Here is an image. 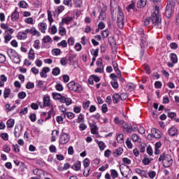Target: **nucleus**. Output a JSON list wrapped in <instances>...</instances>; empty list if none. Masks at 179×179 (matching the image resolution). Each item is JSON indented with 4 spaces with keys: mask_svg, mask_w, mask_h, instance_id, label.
<instances>
[{
    "mask_svg": "<svg viewBox=\"0 0 179 179\" xmlns=\"http://www.w3.org/2000/svg\"><path fill=\"white\" fill-rule=\"evenodd\" d=\"M159 10V6H155V10L150 17L152 24L155 29H162V15Z\"/></svg>",
    "mask_w": 179,
    "mask_h": 179,
    "instance_id": "1",
    "label": "nucleus"
},
{
    "mask_svg": "<svg viewBox=\"0 0 179 179\" xmlns=\"http://www.w3.org/2000/svg\"><path fill=\"white\" fill-rule=\"evenodd\" d=\"M158 162H162L164 167H170L173 164V158L171 155L165 153L161 154Z\"/></svg>",
    "mask_w": 179,
    "mask_h": 179,
    "instance_id": "2",
    "label": "nucleus"
},
{
    "mask_svg": "<svg viewBox=\"0 0 179 179\" xmlns=\"http://www.w3.org/2000/svg\"><path fill=\"white\" fill-rule=\"evenodd\" d=\"M67 87L73 92H77V93H80L83 90L82 85L75 81H71L68 83Z\"/></svg>",
    "mask_w": 179,
    "mask_h": 179,
    "instance_id": "3",
    "label": "nucleus"
},
{
    "mask_svg": "<svg viewBox=\"0 0 179 179\" xmlns=\"http://www.w3.org/2000/svg\"><path fill=\"white\" fill-rule=\"evenodd\" d=\"M176 7V3L173 1H169L166 6V10H165V15L170 18L171 17V15L174 13V8Z\"/></svg>",
    "mask_w": 179,
    "mask_h": 179,
    "instance_id": "4",
    "label": "nucleus"
},
{
    "mask_svg": "<svg viewBox=\"0 0 179 179\" xmlns=\"http://www.w3.org/2000/svg\"><path fill=\"white\" fill-rule=\"evenodd\" d=\"M125 17L124 15V13L122 11L119 10L117 13V25L119 29H124V26L125 25Z\"/></svg>",
    "mask_w": 179,
    "mask_h": 179,
    "instance_id": "5",
    "label": "nucleus"
},
{
    "mask_svg": "<svg viewBox=\"0 0 179 179\" xmlns=\"http://www.w3.org/2000/svg\"><path fill=\"white\" fill-rule=\"evenodd\" d=\"M59 142L60 145H65L69 142V135L67 134H63L60 136Z\"/></svg>",
    "mask_w": 179,
    "mask_h": 179,
    "instance_id": "6",
    "label": "nucleus"
},
{
    "mask_svg": "<svg viewBox=\"0 0 179 179\" xmlns=\"http://www.w3.org/2000/svg\"><path fill=\"white\" fill-rule=\"evenodd\" d=\"M22 129H23V127H22V125L15 126V127L14 129V136L15 138L20 137V135H22Z\"/></svg>",
    "mask_w": 179,
    "mask_h": 179,
    "instance_id": "7",
    "label": "nucleus"
},
{
    "mask_svg": "<svg viewBox=\"0 0 179 179\" xmlns=\"http://www.w3.org/2000/svg\"><path fill=\"white\" fill-rule=\"evenodd\" d=\"M51 106V101L50 99V96H44L43 97V105H41V108H44V107H50Z\"/></svg>",
    "mask_w": 179,
    "mask_h": 179,
    "instance_id": "8",
    "label": "nucleus"
},
{
    "mask_svg": "<svg viewBox=\"0 0 179 179\" xmlns=\"http://www.w3.org/2000/svg\"><path fill=\"white\" fill-rule=\"evenodd\" d=\"M6 52L10 59H12L13 57L18 55L16 50H15L13 49H8Z\"/></svg>",
    "mask_w": 179,
    "mask_h": 179,
    "instance_id": "9",
    "label": "nucleus"
},
{
    "mask_svg": "<svg viewBox=\"0 0 179 179\" xmlns=\"http://www.w3.org/2000/svg\"><path fill=\"white\" fill-rule=\"evenodd\" d=\"M169 134L171 136H176V135L178 134V130L177 128L172 127L168 130Z\"/></svg>",
    "mask_w": 179,
    "mask_h": 179,
    "instance_id": "10",
    "label": "nucleus"
},
{
    "mask_svg": "<svg viewBox=\"0 0 179 179\" xmlns=\"http://www.w3.org/2000/svg\"><path fill=\"white\" fill-rule=\"evenodd\" d=\"M19 19V12L17 10H15V11L11 14V20L12 22H17Z\"/></svg>",
    "mask_w": 179,
    "mask_h": 179,
    "instance_id": "11",
    "label": "nucleus"
},
{
    "mask_svg": "<svg viewBox=\"0 0 179 179\" xmlns=\"http://www.w3.org/2000/svg\"><path fill=\"white\" fill-rule=\"evenodd\" d=\"M123 152L124 149L122 148H119L113 152V156H115V157H118V156H121Z\"/></svg>",
    "mask_w": 179,
    "mask_h": 179,
    "instance_id": "12",
    "label": "nucleus"
},
{
    "mask_svg": "<svg viewBox=\"0 0 179 179\" xmlns=\"http://www.w3.org/2000/svg\"><path fill=\"white\" fill-rule=\"evenodd\" d=\"M62 117H64V118H66L67 117L69 120H73V118H75V114L71 112H66V113L62 114Z\"/></svg>",
    "mask_w": 179,
    "mask_h": 179,
    "instance_id": "13",
    "label": "nucleus"
},
{
    "mask_svg": "<svg viewBox=\"0 0 179 179\" xmlns=\"http://www.w3.org/2000/svg\"><path fill=\"white\" fill-rule=\"evenodd\" d=\"M146 6V0H139L137 2V8L142 9V8H145Z\"/></svg>",
    "mask_w": 179,
    "mask_h": 179,
    "instance_id": "14",
    "label": "nucleus"
},
{
    "mask_svg": "<svg viewBox=\"0 0 179 179\" xmlns=\"http://www.w3.org/2000/svg\"><path fill=\"white\" fill-rule=\"evenodd\" d=\"M170 58L173 64H177L178 62V58H177V55L175 53H171Z\"/></svg>",
    "mask_w": 179,
    "mask_h": 179,
    "instance_id": "15",
    "label": "nucleus"
},
{
    "mask_svg": "<svg viewBox=\"0 0 179 179\" xmlns=\"http://www.w3.org/2000/svg\"><path fill=\"white\" fill-rule=\"evenodd\" d=\"M136 173H137V174H139L142 177H146L147 171L145 170L137 168L136 169Z\"/></svg>",
    "mask_w": 179,
    "mask_h": 179,
    "instance_id": "16",
    "label": "nucleus"
},
{
    "mask_svg": "<svg viewBox=\"0 0 179 179\" xmlns=\"http://www.w3.org/2000/svg\"><path fill=\"white\" fill-rule=\"evenodd\" d=\"M39 30H41V33H45V29H47V25L44 22H41L38 24Z\"/></svg>",
    "mask_w": 179,
    "mask_h": 179,
    "instance_id": "17",
    "label": "nucleus"
},
{
    "mask_svg": "<svg viewBox=\"0 0 179 179\" xmlns=\"http://www.w3.org/2000/svg\"><path fill=\"white\" fill-rule=\"evenodd\" d=\"M73 170L75 171H79L80 170V161H77L72 166Z\"/></svg>",
    "mask_w": 179,
    "mask_h": 179,
    "instance_id": "18",
    "label": "nucleus"
},
{
    "mask_svg": "<svg viewBox=\"0 0 179 179\" xmlns=\"http://www.w3.org/2000/svg\"><path fill=\"white\" fill-rule=\"evenodd\" d=\"M96 142L99 147L100 150H104L106 148V143H104L103 141H99V140H96Z\"/></svg>",
    "mask_w": 179,
    "mask_h": 179,
    "instance_id": "19",
    "label": "nucleus"
},
{
    "mask_svg": "<svg viewBox=\"0 0 179 179\" xmlns=\"http://www.w3.org/2000/svg\"><path fill=\"white\" fill-rule=\"evenodd\" d=\"M113 99V101L115 104H117V103H118V101H120V95L118 94H114L112 96Z\"/></svg>",
    "mask_w": 179,
    "mask_h": 179,
    "instance_id": "20",
    "label": "nucleus"
},
{
    "mask_svg": "<svg viewBox=\"0 0 179 179\" xmlns=\"http://www.w3.org/2000/svg\"><path fill=\"white\" fill-rule=\"evenodd\" d=\"M7 128H13V126L15 125V120L13 119H9L7 122Z\"/></svg>",
    "mask_w": 179,
    "mask_h": 179,
    "instance_id": "21",
    "label": "nucleus"
},
{
    "mask_svg": "<svg viewBox=\"0 0 179 179\" xmlns=\"http://www.w3.org/2000/svg\"><path fill=\"white\" fill-rule=\"evenodd\" d=\"M30 33L32 34V36H36L37 37H40L41 36V34H40V32L37 31L36 28L31 29Z\"/></svg>",
    "mask_w": 179,
    "mask_h": 179,
    "instance_id": "22",
    "label": "nucleus"
},
{
    "mask_svg": "<svg viewBox=\"0 0 179 179\" xmlns=\"http://www.w3.org/2000/svg\"><path fill=\"white\" fill-rule=\"evenodd\" d=\"M152 132H155L154 138H156L157 139H160V138H162V135L159 134V130L154 128L152 129Z\"/></svg>",
    "mask_w": 179,
    "mask_h": 179,
    "instance_id": "23",
    "label": "nucleus"
},
{
    "mask_svg": "<svg viewBox=\"0 0 179 179\" xmlns=\"http://www.w3.org/2000/svg\"><path fill=\"white\" fill-rule=\"evenodd\" d=\"M10 96V89L9 88H5L3 91V97L4 99H8Z\"/></svg>",
    "mask_w": 179,
    "mask_h": 179,
    "instance_id": "24",
    "label": "nucleus"
},
{
    "mask_svg": "<svg viewBox=\"0 0 179 179\" xmlns=\"http://www.w3.org/2000/svg\"><path fill=\"white\" fill-rule=\"evenodd\" d=\"M52 73L54 76H58V75L61 73V69H59L58 67H55L52 69Z\"/></svg>",
    "mask_w": 179,
    "mask_h": 179,
    "instance_id": "25",
    "label": "nucleus"
},
{
    "mask_svg": "<svg viewBox=\"0 0 179 179\" xmlns=\"http://www.w3.org/2000/svg\"><path fill=\"white\" fill-rule=\"evenodd\" d=\"M106 19V11L101 10L99 16V20H104Z\"/></svg>",
    "mask_w": 179,
    "mask_h": 179,
    "instance_id": "26",
    "label": "nucleus"
},
{
    "mask_svg": "<svg viewBox=\"0 0 179 179\" xmlns=\"http://www.w3.org/2000/svg\"><path fill=\"white\" fill-rule=\"evenodd\" d=\"M52 97L55 100H59L62 95L59 93L52 92Z\"/></svg>",
    "mask_w": 179,
    "mask_h": 179,
    "instance_id": "27",
    "label": "nucleus"
},
{
    "mask_svg": "<svg viewBox=\"0 0 179 179\" xmlns=\"http://www.w3.org/2000/svg\"><path fill=\"white\" fill-rule=\"evenodd\" d=\"M29 59H34V50L33 49H30L29 54H28Z\"/></svg>",
    "mask_w": 179,
    "mask_h": 179,
    "instance_id": "28",
    "label": "nucleus"
},
{
    "mask_svg": "<svg viewBox=\"0 0 179 179\" xmlns=\"http://www.w3.org/2000/svg\"><path fill=\"white\" fill-rule=\"evenodd\" d=\"M75 58H76V54L71 55L69 57V62L71 64H73L75 62Z\"/></svg>",
    "mask_w": 179,
    "mask_h": 179,
    "instance_id": "29",
    "label": "nucleus"
},
{
    "mask_svg": "<svg viewBox=\"0 0 179 179\" xmlns=\"http://www.w3.org/2000/svg\"><path fill=\"white\" fill-rule=\"evenodd\" d=\"M58 47H63L64 48H66V47H68V43H66V40L62 41L60 43L57 44Z\"/></svg>",
    "mask_w": 179,
    "mask_h": 179,
    "instance_id": "30",
    "label": "nucleus"
},
{
    "mask_svg": "<svg viewBox=\"0 0 179 179\" xmlns=\"http://www.w3.org/2000/svg\"><path fill=\"white\" fill-rule=\"evenodd\" d=\"M11 59L13 60V62H14V64H20V57H19V55H17Z\"/></svg>",
    "mask_w": 179,
    "mask_h": 179,
    "instance_id": "31",
    "label": "nucleus"
},
{
    "mask_svg": "<svg viewBox=\"0 0 179 179\" xmlns=\"http://www.w3.org/2000/svg\"><path fill=\"white\" fill-rule=\"evenodd\" d=\"M72 20L73 18L71 17H66L62 18L63 22H64L66 24H69V23L72 22Z\"/></svg>",
    "mask_w": 179,
    "mask_h": 179,
    "instance_id": "32",
    "label": "nucleus"
},
{
    "mask_svg": "<svg viewBox=\"0 0 179 179\" xmlns=\"http://www.w3.org/2000/svg\"><path fill=\"white\" fill-rule=\"evenodd\" d=\"M95 72L103 73L104 72V66H98V68L95 69Z\"/></svg>",
    "mask_w": 179,
    "mask_h": 179,
    "instance_id": "33",
    "label": "nucleus"
},
{
    "mask_svg": "<svg viewBox=\"0 0 179 179\" xmlns=\"http://www.w3.org/2000/svg\"><path fill=\"white\" fill-rule=\"evenodd\" d=\"M54 132H55L56 135H59V131L58 130H53L52 132L51 142H55V136H54Z\"/></svg>",
    "mask_w": 179,
    "mask_h": 179,
    "instance_id": "34",
    "label": "nucleus"
},
{
    "mask_svg": "<svg viewBox=\"0 0 179 179\" xmlns=\"http://www.w3.org/2000/svg\"><path fill=\"white\" fill-rule=\"evenodd\" d=\"M151 162L152 161L150 159H149V158L145 157L143 159L142 163L144 164L145 166H149V164H150Z\"/></svg>",
    "mask_w": 179,
    "mask_h": 179,
    "instance_id": "35",
    "label": "nucleus"
},
{
    "mask_svg": "<svg viewBox=\"0 0 179 179\" xmlns=\"http://www.w3.org/2000/svg\"><path fill=\"white\" fill-rule=\"evenodd\" d=\"M4 43H6V44H8L10 41V40H12V36H10V34H8L7 35H6L4 36Z\"/></svg>",
    "mask_w": 179,
    "mask_h": 179,
    "instance_id": "36",
    "label": "nucleus"
},
{
    "mask_svg": "<svg viewBox=\"0 0 179 179\" xmlns=\"http://www.w3.org/2000/svg\"><path fill=\"white\" fill-rule=\"evenodd\" d=\"M135 8V1H131V3L127 7V12H129L131 9H134Z\"/></svg>",
    "mask_w": 179,
    "mask_h": 179,
    "instance_id": "37",
    "label": "nucleus"
},
{
    "mask_svg": "<svg viewBox=\"0 0 179 179\" xmlns=\"http://www.w3.org/2000/svg\"><path fill=\"white\" fill-rule=\"evenodd\" d=\"M55 89L57 92H62L64 90V86H62V84L58 83L55 85Z\"/></svg>",
    "mask_w": 179,
    "mask_h": 179,
    "instance_id": "38",
    "label": "nucleus"
},
{
    "mask_svg": "<svg viewBox=\"0 0 179 179\" xmlns=\"http://www.w3.org/2000/svg\"><path fill=\"white\" fill-rule=\"evenodd\" d=\"M48 19L51 24L54 22V20L52 19V14L51 13V11L48 10Z\"/></svg>",
    "mask_w": 179,
    "mask_h": 179,
    "instance_id": "39",
    "label": "nucleus"
},
{
    "mask_svg": "<svg viewBox=\"0 0 179 179\" xmlns=\"http://www.w3.org/2000/svg\"><path fill=\"white\" fill-rule=\"evenodd\" d=\"M52 55H59V54H61V49H58V48H56V49H53L52 50Z\"/></svg>",
    "mask_w": 179,
    "mask_h": 179,
    "instance_id": "40",
    "label": "nucleus"
},
{
    "mask_svg": "<svg viewBox=\"0 0 179 179\" xmlns=\"http://www.w3.org/2000/svg\"><path fill=\"white\" fill-rule=\"evenodd\" d=\"M112 87H113V89H118V81L117 80H112L110 82Z\"/></svg>",
    "mask_w": 179,
    "mask_h": 179,
    "instance_id": "41",
    "label": "nucleus"
},
{
    "mask_svg": "<svg viewBox=\"0 0 179 179\" xmlns=\"http://www.w3.org/2000/svg\"><path fill=\"white\" fill-rule=\"evenodd\" d=\"M60 64L61 65H62L63 66H65V65H66V64H68V59H66V57H63L60 59Z\"/></svg>",
    "mask_w": 179,
    "mask_h": 179,
    "instance_id": "42",
    "label": "nucleus"
},
{
    "mask_svg": "<svg viewBox=\"0 0 179 179\" xmlns=\"http://www.w3.org/2000/svg\"><path fill=\"white\" fill-rule=\"evenodd\" d=\"M145 149H146V143H142L140 145V152L141 153L145 152Z\"/></svg>",
    "mask_w": 179,
    "mask_h": 179,
    "instance_id": "43",
    "label": "nucleus"
},
{
    "mask_svg": "<svg viewBox=\"0 0 179 179\" xmlns=\"http://www.w3.org/2000/svg\"><path fill=\"white\" fill-rule=\"evenodd\" d=\"M124 129H126V132H127V134H131L132 131H134V128L131 124H128V126Z\"/></svg>",
    "mask_w": 179,
    "mask_h": 179,
    "instance_id": "44",
    "label": "nucleus"
},
{
    "mask_svg": "<svg viewBox=\"0 0 179 179\" xmlns=\"http://www.w3.org/2000/svg\"><path fill=\"white\" fill-rule=\"evenodd\" d=\"M0 136L3 141H8L9 139V135L7 133H1Z\"/></svg>",
    "mask_w": 179,
    "mask_h": 179,
    "instance_id": "45",
    "label": "nucleus"
},
{
    "mask_svg": "<svg viewBox=\"0 0 179 179\" xmlns=\"http://www.w3.org/2000/svg\"><path fill=\"white\" fill-rule=\"evenodd\" d=\"M117 141L118 143H122V141H124V134H119L118 136L117 137Z\"/></svg>",
    "mask_w": 179,
    "mask_h": 179,
    "instance_id": "46",
    "label": "nucleus"
},
{
    "mask_svg": "<svg viewBox=\"0 0 179 179\" xmlns=\"http://www.w3.org/2000/svg\"><path fill=\"white\" fill-rule=\"evenodd\" d=\"M111 177H112L113 179L117 178V177H118V172H117L115 169H113V170L111 171Z\"/></svg>",
    "mask_w": 179,
    "mask_h": 179,
    "instance_id": "47",
    "label": "nucleus"
},
{
    "mask_svg": "<svg viewBox=\"0 0 179 179\" xmlns=\"http://www.w3.org/2000/svg\"><path fill=\"white\" fill-rule=\"evenodd\" d=\"M34 47L36 48V50H40V40L35 41Z\"/></svg>",
    "mask_w": 179,
    "mask_h": 179,
    "instance_id": "48",
    "label": "nucleus"
},
{
    "mask_svg": "<svg viewBox=\"0 0 179 179\" xmlns=\"http://www.w3.org/2000/svg\"><path fill=\"white\" fill-rule=\"evenodd\" d=\"M126 145L129 149H132V143L131 142V140H129V138H127Z\"/></svg>",
    "mask_w": 179,
    "mask_h": 179,
    "instance_id": "49",
    "label": "nucleus"
},
{
    "mask_svg": "<svg viewBox=\"0 0 179 179\" xmlns=\"http://www.w3.org/2000/svg\"><path fill=\"white\" fill-rule=\"evenodd\" d=\"M168 117H169V118L173 120L176 118V117H177V114L174 112H171V113H169Z\"/></svg>",
    "mask_w": 179,
    "mask_h": 179,
    "instance_id": "50",
    "label": "nucleus"
},
{
    "mask_svg": "<svg viewBox=\"0 0 179 179\" xmlns=\"http://www.w3.org/2000/svg\"><path fill=\"white\" fill-rule=\"evenodd\" d=\"M27 6H28V4H27V3H26V1H21L20 2V8H27Z\"/></svg>",
    "mask_w": 179,
    "mask_h": 179,
    "instance_id": "51",
    "label": "nucleus"
},
{
    "mask_svg": "<svg viewBox=\"0 0 179 179\" xmlns=\"http://www.w3.org/2000/svg\"><path fill=\"white\" fill-rule=\"evenodd\" d=\"M27 94L24 92H20L18 93V99H23L26 97Z\"/></svg>",
    "mask_w": 179,
    "mask_h": 179,
    "instance_id": "52",
    "label": "nucleus"
},
{
    "mask_svg": "<svg viewBox=\"0 0 179 179\" xmlns=\"http://www.w3.org/2000/svg\"><path fill=\"white\" fill-rule=\"evenodd\" d=\"M162 82L156 81L155 83V89H162Z\"/></svg>",
    "mask_w": 179,
    "mask_h": 179,
    "instance_id": "53",
    "label": "nucleus"
},
{
    "mask_svg": "<svg viewBox=\"0 0 179 179\" xmlns=\"http://www.w3.org/2000/svg\"><path fill=\"white\" fill-rule=\"evenodd\" d=\"M59 34L60 36H64L66 34V29L65 28H59Z\"/></svg>",
    "mask_w": 179,
    "mask_h": 179,
    "instance_id": "54",
    "label": "nucleus"
},
{
    "mask_svg": "<svg viewBox=\"0 0 179 179\" xmlns=\"http://www.w3.org/2000/svg\"><path fill=\"white\" fill-rule=\"evenodd\" d=\"M108 29H106L104 31H102L101 35L103 36V38H107V37H108Z\"/></svg>",
    "mask_w": 179,
    "mask_h": 179,
    "instance_id": "55",
    "label": "nucleus"
},
{
    "mask_svg": "<svg viewBox=\"0 0 179 179\" xmlns=\"http://www.w3.org/2000/svg\"><path fill=\"white\" fill-rule=\"evenodd\" d=\"M76 8H81L83 5L82 0H76L75 2Z\"/></svg>",
    "mask_w": 179,
    "mask_h": 179,
    "instance_id": "56",
    "label": "nucleus"
},
{
    "mask_svg": "<svg viewBox=\"0 0 179 179\" xmlns=\"http://www.w3.org/2000/svg\"><path fill=\"white\" fill-rule=\"evenodd\" d=\"M83 166L84 167H89L90 166V162H89V159L86 158L83 161Z\"/></svg>",
    "mask_w": 179,
    "mask_h": 179,
    "instance_id": "57",
    "label": "nucleus"
},
{
    "mask_svg": "<svg viewBox=\"0 0 179 179\" xmlns=\"http://www.w3.org/2000/svg\"><path fill=\"white\" fill-rule=\"evenodd\" d=\"M57 122H58V124H62L64 122V116H57Z\"/></svg>",
    "mask_w": 179,
    "mask_h": 179,
    "instance_id": "58",
    "label": "nucleus"
},
{
    "mask_svg": "<svg viewBox=\"0 0 179 179\" xmlns=\"http://www.w3.org/2000/svg\"><path fill=\"white\" fill-rule=\"evenodd\" d=\"M74 48L76 50V51H80L82 50V45H80L79 43H76Z\"/></svg>",
    "mask_w": 179,
    "mask_h": 179,
    "instance_id": "59",
    "label": "nucleus"
},
{
    "mask_svg": "<svg viewBox=\"0 0 179 179\" xmlns=\"http://www.w3.org/2000/svg\"><path fill=\"white\" fill-rule=\"evenodd\" d=\"M29 119L31 120V122H36V117L35 113H32L29 115Z\"/></svg>",
    "mask_w": 179,
    "mask_h": 179,
    "instance_id": "60",
    "label": "nucleus"
},
{
    "mask_svg": "<svg viewBox=\"0 0 179 179\" xmlns=\"http://www.w3.org/2000/svg\"><path fill=\"white\" fill-rule=\"evenodd\" d=\"M34 87V83L29 82L26 85V89H33Z\"/></svg>",
    "mask_w": 179,
    "mask_h": 179,
    "instance_id": "61",
    "label": "nucleus"
},
{
    "mask_svg": "<svg viewBox=\"0 0 179 179\" xmlns=\"http://www.w3.org/2000/svg\"><path fill=\"white\" fill-rule=\"evenodd\" d=\"M127 97H128V94L127 93H122L120 95V100H127Z\"/></svg>",
    "mask_w": 179,
    "mask_h": 179,
    "instance_id": "62",
    "label": "nucleus"
},
{
    "mask_svg": "<svg viewBox=\"0 0 179 179\" xmlns=\"http://www.w3.org/2000/svg\"><path fill=\"white\" fill-rule=\"evenodd\" d=\"M142 44H145L148 41V36L146 35H143L141 38Z\"/></svg>",
    "mask_w": 179,
    "mask_h": 179,
    "instance_id": "63",
    "label": "nucleus"
},
{
    "mask_svg": "<svg viewBox=\"0 0 179 179\" xmlns=\"http://www.w3.org/2000/svg\"><path fill=\"white\" fill-rule=\"evenodd\" d=\"M43 41L44 43H50V41H51V37H50V36H44Z\"/></svg>",
    "mask_w": 179,
    "mask_h": 179,
    "instance_id": "64",
    "label": "nucleus"
}]
</instances>
